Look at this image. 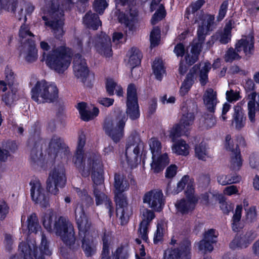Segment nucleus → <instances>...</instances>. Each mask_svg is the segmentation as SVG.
<instances>
[{
	"label": "nucleus",
	"instance_id": "412c9836",
	"mask_svg": "<svg viewBox=\"0 0 259 259\" xmlns=\"http://www.w3.org/2000/svg\"><path fill=\"white\" fill-rule=\"evenodd\" d=\"M143 202L155 211H160L164 205L163 193L160 190H153L146 193L143 197Z\"/></svg>",
	"mask_w": 259,
	"mask_h": 259
},
{
	"label": "nucleus",
	"instance_id": "603ef678",
	"mask_svg": "<svg viewBox=\"0 0 259 259\" xmlns=\"http://www.w3.org/2000/svg\"><path fill=\"white\" fill-rule=\"evenodd\" d=\"M112 237L109 234H105L103 238V250L101 253V259H108L109 255V246Z\"/></svg>",
	"mask_w": 259,
	"mask_h": 259
},
{
	"label": "nucleus",
	"instance_id": "ea45409f",
	"mask_svg": "<svg viewBox=\"0 0 259 259\" xmlns=\"http://www.w3.org/2000/svg\"><path fill=\"white\" fill-rule=\"evenodd\" d=\"M82 238V248L87 256H91L96 252V246L93 241V236H87Z\"/></svg>",
	"mask_w": 259,
	"mask_h": 259
},
{
	"label": "nucleus",
	"instance_id": "c85d7f7f",
	"mask_svg": "<svg viewBox=\"0 0 259 259\" xmlns=\"http://www.w3.org/2000/svg\"><path fill=\"white\" fill-rule=\"evenodd\" d=\"M255 238V234L253 232H247L240 236L236 237L230 243V247L233 249L246 248Z\"/></svg>",
	"mask_w": 259,
	"mask_h": 259
},
{
	"label": "nucleus",
	"instance_id": "bb28decb",
	"mask_svg": "<svg viewBox=\"0 0 259 259\" xmlns=\"http://www.w3.org/2000/svg\"><path fill=\"white\" fill-rule=\"evenodd\" d=\"M95 47L100 54L105 57L112 55L110 38L105 33L96 38Z\"/></svg>",
	"mask_w": 259,
	"mask_h": 259
},
{
	"label": "nucleus",
	"instance_id": "aec40b11",
	"mask_svg": "<svg viewBox=\"0 0 259 259\" xmlns=\"http://www.w3.org/2000/svg\"><path fill=\"white\" fill-rule=\"evenodd\" d=\"M196 111V106L191 101L186 102L182 107V116L179 124L188 133L193 124Z\"/></svg>",
	"mask_w": 259,
	"mask_h": 259
},
{
	"label": "nucleus",
	"instance_id": "2f4dec72",
	"mask_svg": "<svg viewBox=\"0 0 259 259\" xmlns=\"http://www.w3.org/2000/svg\"><path fill=\"white\" fill-rule=\"evenodd\" d=\"M77 108L80 115L81 118L85 121L93 119L98 116L99 110L96 107H93L92 111L89 110V107L84 102L79 103L77 105Z\"/></svg>",
	"mask_w": 259,
	"mask_h": 259
},
{
	"label": "nucleus",
	"instance_id": "49530a36",
	"mask_svg": "<svg viewBox=\"0 0 259 259\" xmlns=\"http://www.w3.org/2000/svg\"><path fill=\"white\" fill-rule=\"evenodd\" d=\"M107 92L110 95L114 94V91L116 95L120 97L123 94V89L120 85H118L116 82L112 79H109L106 83Z\"/></svg>",
	"mask_w": 259,
	"mask_h": 259
},
{
	"label": "nucleus",
	"instance_id": "4468645a",
	"mask_svg": "<svg viewBox=\"0 0 259 259\" xmlns=\"http://www.w3.org/2000/svg\"><path fill=\"white\" fill-rule=\"evenodd\" d=\"M126 118H107L104 122V128L106 133L115 143L118 142L124 136L123 128Z\"/></svg>",
	"mask_w": 259,
	"mask_h": 259
},
{
	"label": "nucleus",
	"instance_id": "72a5a7b5",
	"mask_svg": "<svg viewBox=\"0 0 259 259\" xmlns=\"http://www.w3.org/2000/svg\"><path fill=\"white\" fill-rule=\"evenodd\" d=\"M20 95V88L19 84L9 86L8 91L3 97V100L6 104L10 105L18 99Z\"/></svg>",
	"mask_w": 259,
	"mask_h": 259
},
{
	"label": "nucleus",
	"instance_id": "69168bd1",
	"mask_svg": "<svg viewBox=\"0 0 259 259\" xmlns=\"http://www.w3.org/2000/svg\"><path fill=\"white\" fill-rule=\"evenodd\" d=\"M178 167L175 164H171L167 167L165 170V177L166 178L171 179L174 178L177 172Z\"/></svg>",
	"mask_w": 259,
	"mask_h": 259
},
{
	"label": "nucleus",
	"instance_id": "4be33fe9",
	"mask_svg": "<svg viewBox=\"0 0 259 259\" xmlns=\"http://www.w3.org/2000/svg\"><path fill=\"white\" fill-rule=\"evenodd\" d=\"M75 218L79 230L80 237L91 235V223L85 215L82 206L77 204L75 209Z\"/></svg>",
	"mask_w": 259,
	"mask_h": 259
},
{
	"label": "nucleus",
	"instance_id": "680f3d73",
	"mask_svg": "<svg viewBox=\"0 0 259 259\" xmlns=\"http://www.w3.org/2000/svg\"><path fill=\"white\" fill-rule=\"evenodd\" d=\"M164 233V228L163 225L158 224L157 230L154 234V242L157 243L162 241Z\"/></svg>",
	"mask_w": 259,
	"mask_h": 259
},
{
	"label": "nucleus",
	"instance_id": "c756f323",
	"mask_svg": "<svg viewBox=\"0 0 259 259\" xmlns=\"http://www.w3.org/2000/svg\"><path fill=\"white\" fill-rule=\"evenodd\" d=\"M197 201L196 196H192L178 201L175 206L178 211L182 213H188L194 209Z\"/></svg>",
	"mask_w": 259,
	"mask_h": 259
},
{
	"label": "nucleus",
	"instance_id": "473e14b6",
	"mask_svg": "<svg viewBox=\"0 0 259 259\" xmlns=\"http://www.w3.org/2000/svg\"><path fill=\"white\" fill-rule=\"evenodd\" d=\"M161 0H152L151 6V11L156 10L151 19L152 24H155L165 16V11L163 5L160 3Z\"/></svg>",
	"mask_w": 259,
	"mask_h": 259
},
{
	"label": "nucleus",
	"instance_id": "8fccbe9b",
	"mask_svg": "<svg viewBox=\"0 0 259 259\" xmlns=\"http://www.w3.org/2000/svg\"><path fill=\"white\" fill-rule=\"evenodd\" d=\"M153 73L156 79L161 80L165 73L162 61L161 59L155 60L152 65Z\"/></svg>",
	"mask_w": 259,
	"mask_h": 259
},
{
	"label": "nucleus",
	"instance_id": "423d86ee",
	"mask_svg": "<svg viewBox=\"0 0 259 259\" xmlns=\"http://www.w3.org/2000/svg\"><path fill=\"white\" fill-rule=\"evenodd\" d=\"M102 167L100 157L96 158V162L91 166L90 171V172H92V179L94 182V193L96 205L104 204L106 208L108 209L109 214L111 216L113 211L112 203L107 196L102 191L103 189Z\"/></svg>",
	"mask_w": 259,
	"mask_h": 259
},
{
	"label": "nucleus",
	"instance_id": "79ce46f5",
	"mask_svg": "<svg viewBox=\"0 0 259 259\" xmlns=\"http://www.w3.org/2000/svg\"><path fill=\"white\" fill-rule=\"evenodd\" d=\"M112 259H128L130 256V248L127 245H120L112 252Z\"/></svg>",
	"mask_w": 259,
	"mask_h": 259
},
{
	"label": "nucleus",
	"instance_id": "cd10ccee",
	"mask_svg": "<svg viewBox=\"0 0 259 259\" xmlns=\"http://www.w3.org/2000/svg\"><path fill=\"white\" fill-rule=\"evenodd\" d=\"M20 57L28 63L36 61L38 58L37 50L34 41L22 45Z\"/></svg>",
	"mask_w": 259,
	"mask_h": 259
},
{
	"label": "nucleus",
	"instance_id": "052dcab7",
	"mask_svg": "<svg viewBox=\"0 0 259 259\" xmlns=\"http://www.w3.org/2000/svg\"><path fill=\"white\" fill-rule=\"evenodd\" d=\"M108 6L107 0H96L94 4V8L96 12L102 14Z\"/></svg>",
	"mask_w": 259,
	"mask_h": 259
},
{
	"label": "nucleus",
	"instance_id": "9d476101",
	"mask_svg": "<svg viewBox=\"0 0 259 259\" xmlns=\"http://www.w3.org/2000/svg\"><path fill=\"white\" fill-rule=\"evenodd\" d=\"M149 144L152 154L151 170L154 173H159L169 163V159L166 153L161 154V144L157 139L151 138Z\"/></svg>",
	"mask_w": 259,
	"mask_h": 259
},
{
	"label": "nucleus",
	"instance_id": "13d9d810",
	"mask_svg": "<svg viewBox=\"0 0 259 259\" xmlns=\"http://www.w3.org/2000/svg\"><path fill=\"white\" fill-rule=\"evenodd\" d=\"M151 46L154 47L157 46L160 40V30L158 27L154 28L151 32L150 36Z\"/></svg>",
	"mask_w": 259,
	"mask_h": 259
},
{
	"label": "nucleus",
	"instance_id": "7ed1b4c3",
	"mask_svg": "<svg viewBox=\"0 0 259 259\" xmlns=\"http://www.w3.org/2000/svg\"><path fill=\"white\" fill-rule=\"evenodd\" d=\"M40 48L44 51L42 61L52 69L59 73H63L67 69L71 62V52L69 48L61 46L53 49L49 53H46L50 49L48 42L41 41Z\"/></svg>",
	"mask_w": 259,
	"mask_h": 259
},
{
	"label": "nucleus",
	"instance_id": "e433bc0d",
	"mask_svg": "<svg viewBox=\"0 0 259 259\" xmlns=\"http://www.w3.org/2000/svg\"><path fill=\"white\" fill-rule=\"evenodd\" d=\"M246 117L241 108L236 106L234 108V113L233 115L232 125L236 130L242 129L245 125Z\"/></svg>",
	"mask_w": 259,
	"mask_h": 259
},
{
	"label": "nucleus",
	"instance_id": "f03ea898",
	"mask_svg": "<svg viewBox=\"0 0 259 259\" xmlns=\"http://www.w3.org/2000/svg\"><path fill=\"white\" fill-rule=\"evenodd\" d=\"M42 223L48 231H54L67 245L71 247L75 244L73 227L66 218H57L55 212L48 210L43 217Z\"/></svg>",
	"mask_w": 259,
	"mask_h": 259
},
{
	"label": "nucleus",
	"instance_id": "4d7b16f0",
	"mask_svg": "<svg viewBox=\"0 0 259 259\" xmlns=\"http://www.w3.org/2000/svg\"><path fill=\"white\" fill-rule=\"evenodd\" d=\"M204 3L203 0H198L196 2L191 4V5L187 9V11L188 14L186 17L188 19L191 18V15L192 16H194L195 12H197L201 7L203 5Z\"/></svg>",
	"mask_w": 259,
	"mask_h": 259
},
{
	"label": "nucleus",
	"instance_id": "9b49d317",
	"mask_svg": "<svg viewBox=\"0 0 259 259\" xmlns=\"http://www.w3.org/2000/svg\"><path fill=\"white\" fill-rule=\"evenodd\" d=\"M0 8L15 13L16 18L24 22L26 20L25 13L29 15L34 11V7L31 4L23 1L18 2L17 0H0Z\"/></svg>",
	"mask_w": 259,
	"mask_h": 259
},
{
	"label": "nucleus",
	"instance_id": "338daca9",
	"mask_svg": "<svg viewBox=\"0 0 259 259\" xmlns=\"http://www.w3.org/2000/svg\"><path fill=\"white\" fill-rule=\"evenodd\" d=\"M223 194L227 196L239 195L237 187L234 185H231L225 187L223 190Z\"/></svg>",
	"mask_w": 259,
	"mask_h": 259
},
{
	"label": "nucleus",
	"instance_id": "6ab92c4d",
	"mask_svg": "<svg viewBox=\"0 0 259 259\" xmlns=\"http://www.w3.org/2000/svg\"><path fill=\"white\" fill-rule=\"evenodd\" d=\"M126 107V113L131 119L135 120L139 117L137 89L133 84H130L127 89Z\"/></svg>",
	"mask_w": 259,
	"mask_h": 259
},
{
	"label": "nucleus",
	"instance_id": "f257e3e1",
	"mask_svg": "<svg viewBox=\"0 0 259 259\" xmlns=\"http://www.w3.org/2000/svg\"><path fill=\"white\" fill-rule=\"evenodd\" d=\"M74 5L72 0H63L60 8L59 0L48 1L41 9V18L46 27L50 28L55 37L63 34V10L71 9Z\"/></svg>",
	"mask_w": 259,
	"mask_h": 259
},
{
	"label": "nucleus",
	"instance_id": "de8ad7c7",
	"mask_svg": "<svg viewBox=\"0 0 259 259\" xmlns=\"http://www.w3.org/2000/svg\"><path fill=\"white\" fill-rule=\"evenodd\" d=\"M19 35L22 45L34 41L32 39L33 36L32 33L29 31L28 26L25 24L21 26Z\"/></svg>",
	"mask_w": 259,
	"mask_h": 259
},
{
	"label": "nucleus",
	"instance_id": "c03bdc74",
	"mask_svg": "<svg viewBox=\"0 0 259 259\" xmlns=\"http://www.w3.org/2000/svg\"><path fill=\"white\" fill-rule=\"evenodd\" d=\"M243 159L239 150L234 151L231 154L230 157V167L235 170L240 169L242 165Z\"/></svg>",
	"mask_w": 259,
	"mask_h": 259
},
{
	"label": "nucleus",
	"instance_id": "dca6fc26",
	"mask_svg": "<svg viewBox=\"0 0 259 259\" xmlns=\"http://www.w3.org/2000/svg\"><path fill=\"white\" fill-rule=\"evenodd\" d=\"M73 71L75 76L87 85H89L94 79L92 74L89 73V70L85 60L77 54L73 61Z\"/></svg>",
	"mask_w": 259,
	"mask_h": 259
},
{
	"label": "nucleus",
	"instance_id": "c9c22d12",
	"mask_svg": "<svg viewBox=\"0 0 259 259\" xmlns=\"http://www.w3.org/2000/svg\"><path fill=\"white\" fill-rule=\"evenodd\" d=\"M190 150L189 145L182 139L174 142L171 146L172 152L178 155L187 156L189 154Z\"/></svg>",
	"mask_w": 259,
	"mask_h": 259
},
{
	"label": "nucleus",
	"instance_id": "a19ab883",
	"mask_svg": "<svg viewBox=\"0 0 259 259\" xmlns=\"http://www.w3.org/2000/svg\"><path fill=\"white\" fill-rule=\"evenodd\" d=\"M83 23L89 28L96 30L101 25L99 17L91 12H88L83 19Z\"/></svg>",
	"mask_w": 259,
	"mask_h": 259
},
{
	"label": "nucleus",
	"instance_id": "37998d69",
	"mask_svg": "<svg viewBox=\"0 0 259 259\" xmlns=\"http://www.w3.org/2000/svg\"><path fill=\"white\" fill-rule=\"evenodd\" d=\"M189 133L179 123L174 125L169 131L168 136L172 142H175L176 138L182 136H187Z\"/></svg>",
	"mask_w": 259,
	"mask_h": 259
},
{
	"label": "nucleus",
	"instance_id": "5fc2aeb1",
	"mask_svg": "<svg viewBox=\"0 0 259 259\" xmlns=\"http://www.w3.org/2000/svg\"><path fill=\"white\" fill-rule=\"evenodd\" d=\"M200 122L203 126L206 128H210L213 127L217 122L215 118L212 114H207L202 117Z\"/></svg>",
	"mask_w": 259,
	"mask_h": 259
},
{
	"label": "nucleus",
	"instance_id": "5701e85b",
	"mask_svg": "<svg viewBox=\"0 0 259 259\" xmlns=\"http://www.w3.org/2000/svg\"><path fill=\"white\" fill-rule=\"evenodd\" d=\"M140 216L142 221L138 230L139 236L143 241L147 242L148 240V227L151 222L155 218V214L152 210L143 207L140 209Z\"/></svg>",
	"mask_w": 259,
	"mask_h": 259
},
{
	"label": "nucleus",
	"instance_id": "0eeeda50",
	"mask_svg": "<svg viewBox=\"0 0 259 259\" xmlns=\"http://www.w3.org/2000/svg\"><path fill=\"white\" fill-rule=\"evenodd\" d=\"M58 95L56 84L45 80L37 81L31 90L32 99L38 104L53 102L58 99Z\"/></svg>",
	"mask_w": 259,
	"mask_h": 259
},
{
	"label": "nucleus",
	"instance_id": "e2e57ef3",
	"mask_svg": "<svg viewBox=\"0 0 259 259\" xmlns=\"http://www.w3.org/2000/svg\"><path fill=\"white\" fill-rule=\"evenodd\" d=\"M246 210V219L249 222H252L256 219V211L255 207H251Z\"/></svg>",
	"mask_w": 259,
	"mask_h": 259
},
{
	"label": "nucleus",
	"instance_id": "4c0bfd02",
	"mask_svg": "<svg viewBox=\"0 0 259 259\" xmlns=\"http://www.w3.org/2000/svg\"><path fill=\"white\" fill-rule=\"evenodd\" d=\"M64 146L62 139L58 137L54 136L50 143V156L51 159L56 158L57 155L63 152V148Z\"/></svg>",
	"mask_w": 259,
	"mask_h": 259
},
{
	"label": "nucleus",
	"instance_id": "f704fd0d",
	"mask_svg": "<svg viewBox=\"0 0 259 259\" xmlns=\"http://www.w3.org/2000/svg\"><path fill=\"white\" fill-rule=\"evenodd\" d=\"M204 103L210 111H214L218 103L217 93L212 89H207L203 96Z\"/></svg>",
	"mask_w": 259,
	"mask_h": 259
},
{
	"label": "nucleus",
	"instance_id": "09e8293b",
	"mask_svg": "<svg viewBox=\"0 0 259 259\" xmlns=\"http://www.w3.org/2000/svg\"><path fill=\"white\" fill-rule=\"evenodd\" d=\"M195 154L197 158L203 161L206 160L207 158L210 157L206 144L204 142H201L195 146Z\"/></svg>",
	"mask_w": 259,
	"mask_h": 259
},
{
	"label": "nucleus",
	"instance_id": "1a4fd4ad",
	"mask_svg": "<svg viewBox=\"0 0 259 259\" xmlns=\"http://www.w3.org/2000/svg\"><path fill=\"white\" fill-rule=\"evenodd\" d=\"M211 68L210 63L208 62H202L200 66L195 65L190 71L186 79L182 83L180 93L182 96L186 95L190 89L193 83L195 74L199 69V80L202 85H204L208 81V73Z\"/></svg>",
	"mask_w": 259,
	"mask_h": 259
},
{
	"label": "nucleus",
	"instance_id": "864d4df0",
	"mask_svg": "<svg viewBox=\"0 0 259 259\" xmlns=\"http://www.w3.org/2000/svg\"><path fill=\"white\" fill-rule=\"evenodd\" d=\"M5 76L8 85L11 86L14 84H18L17 82V76L12 69L7 67L5 69Z\"/></svg>",
	"mask_w": 259,
	"mask_h": 259
},
{
	"label": "nucleus",
	"instance_id": "3c124183",
	"mask_svg": "<svg viewBox=\"0 0 259 259\" xmlns=\"http://www.w3.org/2000/svg\"><path fill=\"white\" fill-rule=\"evenodd\" d=\"M256 94L254 92L251 93L249 95L251 100L248 102V115L250 121L251 122H255V98Z\"/></svg>",
	"mask_w": 259,
	"mask_h": 259
},
{
	"label": "nucleus",
	"instance_id": "2eb2a0df",
	"mask_svg": "<svg viewBox=\"0 0 259 259\" xmlns=\"http://www.w3.org/2000/svg\"><path fill=\"white\" fill-rule=\"evenodd\" d=\"M66 183L65 169L62 166L55 167L49 174L47 182V188L49 192L56 195L58 187H63Z\"/></svg>",
	"mask_w": 259,
	"mask_h": 259
},
{
	"label": "nucleus",
	"instance_id": "6e6552de",
	"mask_svg": "<svg viewBox=\"0 0 259 259\" xmlns=\"http://www.w3.org/2000/svg\"><path fill=\"white\" fill-rule=\"evenodd\" d=\"M19 251L23 259H45L46 256L51 254L48 242L43 235L38 247L34 240L22 241L19 245Z\"/></svg>",
	"mask_w": 259,
	"mask_h": 259
},
{
	"label": "nucleus",
	"instance_id": "bf43d9fd",
	"mask_svg": "<svg viewBox=\"0 0 259 259\" xmlns=\"http://www.w3.org/2000/svg\"><path fill=\"white\" fill-rule=\"evenodd\" d=\"M240 53L238 52L235 49L230 48L226 53L225 60L226 62H232L234 60H238L240 58L239 54Z\"/></svg>",
	"mask_w": 259,
	"mask_h": 259
},
{
	"label": "nucleus",
	"instance_id": "20e7f679",
	"mask_svg": "<svg viewBox=\"0 0 259 259\" xmlns=\"http://www.w3.org/2000/svg\"><path fill=\"white\" fill-rule=\"evenodd\" d=\"M115 201L116 204V214L122 225L128 221L132 213L131 207L128 205L126 197L122 193L128 188V184L123 175H115L114 177Z\"/></svg>",
	"mask_w": 259,
	"mask_h": 259
},
{
	"label": "nucleus",
	"instance_id": "393cba45",
	"mask_svg": "<svg viewBox=\"0 0 259 259\" xmlns=\"http://www.w3.org/2000/svg\"><path fill=\"white\" fill-rule=\"evenodd\" d=\"M218 235V232L213 229L205 231L203 239L198 243L199 250L203 253L211 251L213 249L212 244L216 242Z\"/></svg>",
	"mask_w": 259,
	"mask_h": 259
},
{
	"label": "nucleus",
	"instance_id": "0e129e2a",
	"mask_svg": "<svg viewBox=\"0 0 259 259\" xmlns=\"http://www.w3.org/2000/svg\"><path fill=\"white\" fill-rule=\"evenodd\" d=\"M31 157L34 163L40 167H43L45 163L44 159L41 156V153L38 154L34 153V151H32L31 154Z\"/></svg>",
	"mask_w": 259,
	"mask_h": 259
},
{
	"label": "nucleus",
	"instance_id": "b1692460",
	"mask_svg": "<svg viewBox=\"0 0 259 259\" xmlns=\"http://www.w3.org/2000/svg\"><path fill=\"white\" fill-rule=\"evenodd\" d=\"M190 243L184 241L180 246V250L168 248L163 253V259H190Z\"/></svg>",
	"mask_w": 259,
	"mask_h": 259
},
{
	"label": "nucleus",
	"instance_id": "6e6d98bb",
	"mask_svg": "<svg viewBox=\"0 0 259 259\" xmlns=\"http://www.w3.org/2000/svg\"><path fill=\"white\" fill-rule=\"evenodd\" d=\"M225 146L227 150L231 151L232 152L237 150H239L236 140L233 139L230 135H227L226 136Z\"/></svg>",
	"mask_w": 259,
	"mask_h": 259
},
{
	"label": "nucleus",
	"instance_id": "39448f33",
	"mask_svg": "<svg viewBox=\"0 0 259 259\" xmlns=\"http://www.w3.org/2000/svg\"><path fill=\"white\" fill-rule=\"evenodd\" d=\"M214 19L213 15L206 14L196 20L198 23L197 39L193 41L190 52L185 57L187 63L192 64L198 60L205 36L209 31L212 30Z\"/></svg>",
	"mask_w": 259,
	"mask_h": 259
},
{
	"label": "nucleus",
	"instance_id": "a211bd4d",
	"mask_svg": "<svg viewBox=\"0 0 259 259\" xmlns=\"http://www.w3.org/2000/svg\"><path fill=\"white\" fill-rule=\"evenodd\" d=\"M30 185L32 201L42 207L47 206L49 204V197L40 181L36 179L32 180L30 182Z\"/></svg>",
	"mask_w": 259,
	"mask_h": 259
},
{
	"label": "nucleus",
	"instance_id": "f3484780",
	"mask_svg": "<svg viewBox=\"0 0 259 259\" xmlns=\"http://www.w3.org/2000/svg\"><path fill=\"white\" fill-rule=\"evenodd\" d=\"M83 152L75 151L72 159V161L79 172L83 177H87L90 174L91 166L96 162V159L100 156L93 154L88 157L86 160H83Z\"/></svg>",
	"mask_w": 259,
	"mask_h": 259
},
{
	"label": "nucleus",
	"instance_id": "774afa93",
	"mask_svg": "<svg viewBox=\"0 0 259 259\" xmlns=\"http://www.w3.org/2000/svg\"><path fill=\"white\" fill-rule=\"evenodd\" d=\"M249 163L250 166L255 168L259 165V155L252 153L249 157Z\"/></svg>",
	"mask_w": 259,
	"mask_h": 259
},
{
	"label": "nucleus",
	"instance_id": "58836bf2",
	"mask_svg": "<svg viewBox=\"0 0 259 259\" xmlns=\"http://www.w3.org/2000/svg\"><path fill=\"white\" fill-rule=\"evenodd\" d=\"M142 57L140 51L137 49H132L128 53L126 61L127 65L133 69L135 67L139 65L141 63Z\"/></svg>",
	"mask_w": 259,
	"mask_h": 259
},
{
	"label": "nucleus",
	"instance_id": "a18cd8bd",
	"mask_svg": "<svg viewBox=\"0 0 259 259\" xmlns=\"http://www.w3.org/2000/svg\"><path fill=\"white\" fill-rule=\"evenodd\" d=\"M27 229L30 233H35V234L40 232L41 227L38 224L37 218L36 215L32 213L28 217Z\"/></svg>",
	"mask_w": 259,
	"mask_h": 259
},
{
	"label": "nucleus",
	"instance_id": "7c9ffc66",
	"mask_svg": "<svg viewBox=\"0 0 259 259\" xmlns=\"http://www.w3.org/2000/svg\"><path fill=\"white\" fill-rule=\"evenodd\" d=\"M231 25L227 24L223 30L216 32L211 37V40L207 42L208 47H210L214 43V40H219L222 44L229 42L231 38Z\"/></svg>",
	"mask_w": 259,
	"mask_h": 259
},
{
	"label": "nucleus",
	"instance_id": "f8f14e48",
	"mask_svg": "<svg viewBox=\"0 0 259 259\" xmlns=\"http://www.w3.org/2000/svg\"><path fill=\"white\" fill-rule=\"evenodd\" d=\"M143 143L138 137H130L128 139L126 146L125 152L122 157L124 163L133 167L137 162L141 149H143Z\"/></svg>",
	"mask_w": 259,
	"mask_h": 259
},
{
	"label": "nucleus",
	"instance_id": "a878e982",
	"mask_svg": "<svg viewBox=\"0 0 259 259\" xmlns=\"http://www.w3.org/2000/svg\"><path fill=\"white\" fill-rule=\"evenodd\" d=\"M235 49L238 52H243L245 56L249 57L254 50V37L250 32L248 35L242 36L235 45Z\"/></svg>",
	"mask_w": 259,
	"mask_h": 259
},
{
	"label": "nucleus",
	"instance_id": "ddd939ff",
	"mask_svg": "<svg viewBox=\"0 0 259 259\" xmlns=\"http://www.w3.org/2000/svg\"><path fill=\"white\" fill-rule=\"evenodd\" d=\"M134 0H115L116 3V15L119 22L128 25L130 22L137 15V11L135 8L131 7V4Z\"/></svg>",
	"mask_w": 259,
	"mask_h": 259
}]
</instances>
